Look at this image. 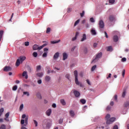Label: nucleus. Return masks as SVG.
Masks as SVG:
<instances>
[{"label":"nucleus","mask_w":129,"mask_h":129,"mask_svg":"<svg viewBox=\"0 0 129 129\" xmlns=\"http://www.w3.org/2000/svg\"><path fill=\"white\" fill-rule=\"evenodd\" d=\"M84 14H85L84 11H83L82 13H80V16L81 18H83V17H84Z\"/></svg>","instance_id":"a18cd8bd"},{"label":"nucleus","mask_w":129,"mask_h":129,"mask_svg":"<svg viewBox=\"0 0 129 129\" xmlns=\"http://www.w3.org/2000/svg\"><path fill=\"white\" fill-rule=\"evenodd\" d=\"M28 117H26L24 121L25 124L24 125V126H27V124H28Z\"/></svg>","instance_id":"393cba45"},{"label":"nucleus","mask_w":129,"mask_h":129,"mask_svg":"<svg viewBox=\"0 0 129 129\" xmlns=\"http://www.w3.org/2000/svg\"><path fill=\"white\" fill-rule=\"evenodd\" d=\"M9 116H10V112H7L5 114V118H4V119L5 120H6V121H10V119H9Z\"/></svg>","instance_id":"423d86ee"},{"label":"nucleus","mask_w":129,"mask_h":129,"mask_svg":"<svg viewBox=\"0 0 129 129\" xmlns=\"http://www.w3.org/2000/svg\"><path fill=\"white\" fill-rule=\"evenodd\" d=\"M39 46L37 44H34L33 47V49L34 51H36V50H38Z\"/></svg>","instance_id":"aec40b11"},{"label":"nucleus","mask_w":129,"mask_h":129,"mask_svg":"<svg viewBox=\"0 0 129 129\" xmlns=\"http://www.w3.org/2000/svg\"><path fill=\"white\" fill-rule=\"evenodd\" d=\"M0 129H6V125L5 124H2L0 126Z\"/></svg>","instance_id":"a19ab883"},{"label":"nucleus","mask_w":129,"mask_h":129,"mask_svg":"<svg viewBox=\"0 0 129 129\" xmlns=\"http://www.w3.org/2000/svg\"><path fill=\"white\" fill-rule=\"evenodd\" d=\"M4 71L5 72H9V71H12V68L9 66H6L4 68Z\"/></svg>","instance_id":"39448f33"},{"label":"nucleus","mask_w":129,"mask_h":129,"mask_svg":"<svg viewBox=\"0 0 129 129\" xmlns=\"http://www.w3.org/2000/svg\"><path fill=\"white\" fill-rule=\"evenodd\" d=\"M96 69V65H95L92 67L91 71H94Z\"/></svg>","instance_id":"79ce46f5"},{"label":"nucleus","mask_w":129,"mask_h":129,"mask_svg":"<svg viewBox=\"0 0 129 129\" xmlns=\"http://www.w3.org/2000/svg\"><path fill=\"white\" fill-rule=\"evenodd\" d=\"M126 94V89L124 88L123 89V93L122 94V97H125V94Z\"/></svg>","instance_id":"2eb2a0df"},{"label":"nucleus","mask_w":129,"mask_h":129,"mask_svg":"<svg viewBox=\"0 0 129 129\" xmlns=\"http://www.w3.org/2000/svg\"><path fill=\"white\" fill-rule=\"evenodd\" d=\"M107 51H112V47L111 46H108L107 47Z\"/></svg>","instance_id":"a878e982"},{"label":"nucleus","mask_w":129,"mask_h":129,"mask_svg":"<svg viewBox=\"0 0 129 129\" xmlns=\"http://www.w3.org/2000/svg\"><path fill=\"white\" fill-rule=\"evenodd\" d=\"M111 108V107H110V106H108L107 107H106V109L107 110H110V109Z\"/></svg>","instance_id":"bf43d9fd"},{"label":"nucleus","mask_w":129,"mask_h":129,"mask_svg":"<svg viewBox=\"0 0 129 129\" xmlns=\"http://www.w3.org/2000/svg\"><path fill=\"white\" fill-rule=\"evenodd\" d=\"M101 57H102V52H100L97 54L96 57L92 60V63L96 62V61H97L100 58H101Z\"/></svg>","instance_id":"f03ea898"},{"label":"nucleus","mask_w":129,"mask_h":129,"mask_svg":"<svg viewBox=\"0 0 129 129\" xmlns=\"http://www.w3.org/2000/svg\"><path fill=\"white\" fill-rule=\"evenodd\" d=\"M19 59L20 60L21 62H23V61H25V60L26 59V56H21L19 57Z\"/></svg>","instance_id":"f8f14e48"},{"label":"nucleus","mask_w":129,"mask_h":129,"mask_svg":"<svg viewBox=\"0 0 129 129\" xmlns=\"http://www.w3.org/2000/svg\"><path fill=\"white\" fill-rule=\"evenodd\" d=\"M74 94L76 97H79V96H80V92L78 91H74Z\"/></svg>","instance_id":"0eeeda50"},{"label":"nucleus","mask_w":129,"mask_h":129,"mask_svg":"<svg viewBox=\"0 0 129 129\" xmlns=\"http://www.w3.org/2000/svg\"><path fill=\"white\" fill-rule=\"evenodd\" d=\"M74 74L75 75V83L77 85H79L80 87H83V85L81 84L79 81H78V72L77 71H75L74 72Z\"/></svg>","instance_id":"f257e3e1"},{"label":"nucleus","mask_w":129,"mask_h":129,"mask_svg":"<svg viewBox=\"0 0 129 129\" xmlns=\"http://www.w3.org/2000/svg\"><path fill=\"white\" fill-rule=\"evenodd\" d=\"M77 39V37H74L73 38H72V41H75V40H76Z\"/></svg>","instance_id":"69168bd1"},{"label":"nucleus","mask_w":129,"mask_h":129,"mask_svg":"<svg viewBox=\"0 0 129 129\" xmlns=\"http://www.w3.org/2000/svg\"><path fill=\"white\" fill-rule=\"evenodd\" d=\"M22 118L24 119V118H26V117H27L26 116V114H24L22 115Z\"/></svg>","instance_id":"0e129e2a"},{"label":"nucleus","mask_w":129,"mask_h":129,"mask_svg":"<svg viewBox=\"0 0 129 129\" xmlns=\"http://www.w3.org/2000/svg\"><path fill=\"white\" fill-rule=\"evenodd\" d=\"M3 112H4V108L0 109V116H2V114H3Z\"/></svg>","instance_id":"ea45409f"},{"label":"nucleus","mask_w":129,"mask_h":129,"mask_svg":"<svg viewBox=\"0 0 129 129\" xmlns=\"http://www.w3.org/2000/svg\"><path fill=\"white\" fill-rule=\"evenodd\" d=\"M113 40L114 42H117L118 41V36L115 35L113 37Z\"/></svg>","instance_id":"a211bd4d"},{"label":"nucleus","mask_w":129,"mask_h":129,"mask_svg":"<svg viewBox=\"0 0 129 129\" xmlns=\"http://www.w3.org/2000/svg\"><path fill=\"white\" fill-rule=\"evenodd\" d=\"M45 80L46 82H49V81L51 80V77H50L49 76H46L45 77Z\"/></svg>","instance_id":"4468645a"},{"label":"nucleus","mask_w":129,"mask_h":129,"mask_svg":"<svg viewBox=\"0 0 129 129\" xmlns=\"http://www.w3.org/2000/svg\"><path fill=\"white\" fill-rule=\"evenodd\" d=\"M47 53H48V52H44V53L42 55V57H43V58H46V57H47Z\"/></svg>","instance_id":"4c0bfd02"},{"label":"nucleus","mask_w":129,"mask_h":129,"mask_svg":"<svg viewBox=\"0 0 129 129\" xmlns=\"http://www.w3.org/2000/svg\"><path fill=\"white\" fill-rule=\"evenodd\" d=\"M23 77H24L25 79H28V74L26 71H24L22 74Z\"/></svg>","instance_id":"9b49d317"},{"label":"nucleus","mask_w":129,"mask_h":129,"mask_svg":"<svg viewBox=\"0 0 129 129\" xmlns=\"http://www.w3.org/2000/svg\"><path fill=\"white\" fill-rule=\"evenodd\" d=\"M85 40H86V34H83L82 38L81 41V42H83V41H85Z\"/></svg>","instance_id":"6ab92c4d"},{"label":"nucleus","mask_w":129,"mask_h":129,"mask_svg":"<svg viewBox=\"0 0 129 129\" xmlns=\"http://www.w3.org/2000/svg\"><path fill=\"white\" fill-rule=\"evenodd\" d=\"M69 113L70 115H71L72 117H74V116L75 115V113L73 111V110H71L69 112Z\"/></svg>","instance_id":"ddd939ff"},{"label":"nucleus","mask_w":129,"mask_h":129,"mask_svg":"<svg viewBox=\"0 0 129 129\" xmlns=\"http://www.w3.org/2000/svg\"><path fill=\"white\" fill-rule=\"evenodd\" d=\"M125 61H126V58H125V57H123V58L121 59V61H122V62H125Z\"/></svg>","instance_id":"5fc2aeb1"},{"label":"nucleus","mask_w":129,"mask_h":129,"mask_svg":"<svg viewBox=\"0 0 129 129\" xmlns=\"http://www.w3.org/2000/svg\"><path fill=\"white\" fill-rule=\"evenodd\" d=\"M80 22V20L78 19V20H77L74 24V27H76V26H77V25L79 24Z\"/></svg>","instance_id":"7c9ffc66"},{"label":"nucleus","mask_w":129,"mask_h":129,"mask_svg":"<svg viewBox=\"0 0 129 129\" xmlns=\"http://www.w3.org/2000/svg\"><path fill=\"white\" fill-rule=\"evenodd\" d=\"M109 4H111V5H113L114 3H115V0H109Z\"/></svg>","instance_id":"72a5a7b5"},{"label":"nucleus","mask_w":129,"mask_h":129,"mask_svg":"<svg viewBox=\"0 0 129 129\" xmlns=\"http://www.w3.org/2000/svg\"><path fill=\"white\" fill-rule=\"evenodd\" d=\"M80 102L81 103H82V104H85V103H86V100H85L84 99H81Z\"/></svg>","instance_id":"cd10ccee"},{"label":"nucleus","mask_w":129,"mask_h":129,"mask_svg":"<svg viewBox=\"0 0 129 129\" xmlns=\"http://www.w3.org/2000/svg\"><path fill=\"white\" fill-rule=\"evenodd\" d=\"M59 42H61L60 40H54V41H51V44H57V43H59Z\"/></svg>","instance_id":"4be33fe9"},{"label":"nucleus","mask_w":129,"mask_h":129,"mask_svg":"<svg viewBox=\"0 0 129 129\" xmlns=\"http://www.w3.org/2000/svg\"><path fill=\"white\" fill-rule=\"evenodd\" d=\"M51 113H52V109H48L46 112V114L47 116H50Z\"/></svg>","instance_id":"6e6552de"},{"label":"nucleus","mask_w":129,"mask_h":129,"mask_svg":"<svg viewBox=\"0 0 129 129\" xmlns=\"http://www.w3.org/2000/svg\"><path fill=\"white\" fill-rule=\"evenodd\" d=\"M67 58H68V55H67V53H66V52H64L63 53V59H62V60H63V61H65V59H67Z\"/></svg>","instance_id":"dca6fc26"},{"label":"nucleus","mask_w":129,"mask_h":129,"mask_svg":"<svg viewBox=\"0 0 129 129\" xmlns=\"http://www.w3.org/2000/svg\"><path fill=\"white\" fill-rule=\"evenodd\" d=\"M124 107H128L129 106V102H126L124 104Z\"/></svg>","instance_id":"473e14b6"},{"label":"nucleus","mask_w":129,"mask_h":129,"mask_svg":"<svg viewBox=\"0 0 129 129\" xmlns=\"http://www.w3.org/2000/svg\"><path fill=\"white\" fill-rule=\"evenodd\" d=\"M66 78H67L68 80H70V75H69V74H67L66 75Z\"/></svg>","instance_id":"37998d69"},{"label":"nucleus","mask_w":129,"mask_h":129,"mask_svg":"<svg viewBox=\"0 0 129 129\" xmlns=\"http://www.w3.org/2000/svg\"><path fill=\"white\" fill-rule=\"evenodd\" d=\"M125 74V70H123L122 72V77H124V75Z\"/></svg>","instance_id":"49530a36"},{"label":"nucleus","mask_w":129,"mask_h":129,"mask_svg":"<svg viewBox=\"0 0 129 129\" xmlns=\"http://www.w3.org/2000/svg\"><path fill=\"white\" fill-rule=\"evenodd\" d=\"M58 122L60 124H61V123H63V119H59L58 120Z\"/></svg>","instance_id":"603ef678"},{"label":"nucleus","mask_w":129,"mask_h":129,"mask_svg":"<svg viewBox=\"0 0 129 129\" xmlns=\"http://www.w3.org/2000/svg\"><path fill=\"white\" fill-rule=\"evenodd\" d=\"M91 33L92 35H96V31H95V30L94 29H92L91 30Z\"/></svg>","instance_id":"b1692460"},{"label":"nucleus","mask_w":129,"mask_h":129,"mask_svg":"<svg viewBox=\"0 0 129 129\" xmlns=\"http://www.w3.org/2000/svg\"><path fill=\"white\" fill-rule=\"evenodd\" d=\"M84 51V53H85L86 54V53H87V48L85 47Z\"/></svg>","instance_id":"680f3d73"},{"label":"nucleus","mask_w":129,"mask_h":129,"mask_svg":"<svg viewBox=\"0 0 129 129\" xmlns=\"http://www.w3.org/2000/svg\"><path fill=\"white\" fill-rule=\"evenodd\" d=\"M60 103L62 105H66V102L65 101V100H64V99H61L60 100Z\"/></svg>","instance_id":"412c9836"},{"label":"nucleus","mask_w":129,"mask_h":129,"mask_svg":"<svg viewBox=\"0 0 129 129\" xmlns=\"http://www.w3.org/2000/svg\"><path fill=\"white\" fill-rule=\"evenodd\" d=\"M36 75L38 76V77H42V76H43V73H38L36 74Z\"/></svg>","instance_id":"c85d7f7f"},{"label":"nucleus","mask_w":129,"mask_h":129,"mask_svg":"<svg viewBox=\"0 0 129 129\" xmlns=\"http://www.w3.org/2000/svg\"><path fill=\"white\" fill-rule=\"evenodd\" d=\"M29 45H30V42H29L28 41L25 42V46H29Z\"/></svg>","instance_id":"6e6d98bb"},{"label":"nucleus","mask_w":129,"mask_h":129,"mask_svg":"<svg viewBox=\"0 0 129 129\" xmlns=\"http://www.w3.org/2000/svg\"><path fill=\"white\" fill-rule=\"evenodd\" d=\"M23 94L24 95H27V96H30V94L28 92H24Z\"/></svg>","instance_id":"e433bc0d"},{"label":"nucleus","mask_w":129,"mask_h":129,"mask_svg":"<svg viewBox=\"0 0 129 129\" xmlns=\"http://www.w3.org/2000/svg\"><path fill=\"white\" fill-rule=\"evenodd\" d=\"M45 70H46V71H48V70H51V69L50 68V67H46L45 68Z\"/></svg>","instance_id":"4d7b16f0"},{"label":"nucleus","mask_w":129,"mask_h":129,"mask_svg":"<svg viewBox=\"0 0 129 129\" xmlns=\"http://www.w3.org/2000/svg\"><path fill=\"white\" fill-rule=\"evenodd\" d=\"M45 46L46 44H44L40 46H38V50H41V49H43V48H44V47H45Z\"/></svg>","instance_id":"2f4dec72"},{"label":"nucleus","mask_w":129,"mask_h":129,"mask_svg":"<svg viewBox=\"0 0 129 129\" xmlns=\"http://www.w3.org/2000/svg\"><path fill=\"white\" fill-rule=\"evenodd\" d=\"M33 121L34 122V124H35V126H38V122H37L36 120H34Z\"/></svg>","instance_id":"864d4df0"},{"label":"nucleus","mask_w":129,"mask_h":129,"mask_svg":"<svg viewBox=\"0 0 129 129\" xmlns=\"http://www.w3.org/2000/svg\"><path fill=\"white\" fill-rule=\"evenodd\" d=\"M115 120V117H112L110 118L109 119L107 120L106 124H110L113 122Z\"/></svg>","instance_id":"7ed1b4c3"},{"label":"nucleus","mask_w":129,"mask_h":129,"mask_svg":"<svg viewBox=\"0 0 129 129\" xmlns=\"http://www.w3.org/2000/svg\"><path fill=\"white\" fill-rule=\"evenodd\" d=\"M3 35H4V31H0V42L2 41V38H3Z\"/></svg>","instance_id":"5701e85b"},{"label":"nucleus","mask_w":129,"mask_h":129,"mask_svg":"<svg viewBox=\"0 0 129 129\" xmlns=\"http://www.w3.org/2000/svg\"><path fill=\"white\" fill-rule=\"evenodd\" d=\"M100 29H103L104 28V23L103 21L100 20L98 23Z\"/></svg>","instance_id":"20e7f679"},{"label":"nucleus","mask_w":129,"mask_h":129,"mask_svg":"<svg viewBox=\"0 0 129 129\" xmlns=\"http://www.w3.org/2000/svg\"><path fill=\"white\" fill-rule=\"evenodd\" d=\"M106 119L107 120L109 119V118H110V115L109 114H107L106 115Z\"/></svg>","instance_id":"58836bf2"},{"label":"nucleus","mask_w":129,"mask_h":129,"mask_svg":"<svg viewBox=\"0 0 129 129\" xmlns=\"http://www.w3.org/2000/svg\"><path fill=\"white\" fill-rule=\"evenodd\" d=\"M20 64H21V60L18 58L16 61V66L17 67H19V66H20Z\"/></svg>","instance_id":"f3484780"},{"label":"nucleus","mask_w":129,"mask_h":129,"mask_svg":"<svg viewBox=\"0 0 129 129\" xmlns=\"http://www.w3.org/2000/svg\"><path fill=\"white\" fill-rule=\"evenodd\" d=\"M32 69L31 67H28V71L29 72V73H31L32 72Z\"/></svg>","instance_id":"09e8293b"},{"label":"nucleus","mask_w":129,"mask_h":129,"mask_svg":"<svg viewBox=\"0 0 129 129\" xmlns=\"http://www.w3.org/2000/svg\"><path fill=\"white\" fill-rule=\"evenodd\" d=\"M23 108H24V104H21L19 108V110H20V111H22V110H23Z\"/></svg>","instance_id":"c9c22d12"},{"label":"nucleus","mask_w":129,"mask_h":129,"mask_svg":"<svg viewBox=\"0 0 129 129\" xmlns=\"http://www.w3.org/2000/svg\"><path fill=\"white\" fill-rule=\"evenodd\" d=\"M115 20V17L113 15H110L109 16V20L110 22H113Z\"/></svg>","instance_id":"1a4fd4ad"},{"label":"nucleus","mask_w":129,"mask_h":129,"mask_svg":"<svg viewBox=\"0 0 129 129\" xmlns=\"http://www.w3.org/2000/svg\"><path fill=\"white\" fill-rule=\"evenodd\" d=\"M93 47H94V48H96L97 47V43H94L93 44Z\"/></svg>","instance_id":"774afa93"},{"label":"nucleus","mask_w":129,"mask_h":129,"mask_svg":"<svg viewBox=\"0 0 129 129\" xmlns=\"http://www.w3.org/2000/svg\"><path fill=\"white\" fill-rule=\"evenodd\" d=\"M90 22H91V23H94V22H95V20H94V18H91L90 19Z\"/></svg>","instance_id":"3c124183"},{"label":"nucleus","mask_w":129,"mask_h":129,"mask_svg":"<svg viewBox=\"0 0 129 129\" xmlns=\"http://www.w3.org/2000/svg\"><path fill=\"white\" fill-rule=\"evenodd\" d=\"M50 32H51V28L48 27L47 28L46 33L48 34V33H50Z\"/></svg>","instance_id":"8fccbe9b"},{"label":"nucleus","mask_w":129,"mask_h":129,"mask_svg":"<svg viewBox=\"0 0 129 129\" xmlns=\"http://www.w3.org/2000/svg\"><path fill=\"white\" fill-rule=\"evenodd\" d=\"M17 89H18V86L17 85H15V86H13V90L14 91H16V90H17Z\"/></svg>","instance_id":"f704fd0d"},{"label":"nucleus","mask_w":129,"mask_h":129,"mask_svg":"<svg viewBox=\"0 0 129 129\" xmlns=\"http://www.w3.org/2000/svg\"><path fill=\"white\" fill-rule=\"evenodd\" d=\"M59 55H60L59 52H56L53 56V59L54 60L55 59H58V58H59Z\"/></svg>","instance_id":"9d476101"},{"label":"nucleus","mask_w":129,"mask_h":129,"mask_svg":"<svg viewBox=\"0 0 129 129\" xmlns=\"http://www.w3.org/2000/svg\"><path fill=\"white\" fill-rule=\"evenodd\" d=\"M36 96L39 99H42V96H41V94L40 93H37V94H36Z\"/></svg>","instance_id":"bb28decb"},{"label":"nucleus","mask_w":129,"mask_h":129,"mask_svg":"<svg viewBox=\"0 0 129 129\" xmlns=\"http://www.w3.org/2000/svg\"><path fill=\"white\" fill-rule=\"evenodd\" d=\"M114 99L115 101H116V102H117V95H115L114 96Z\"/></svg>","instance_id":"c03bdc74"},{"label":"nucleus","mask_w":129,"mask_h":129,"mask_svg":"<svg viewBox=\"0 0 129 129\" xmlns=\"http://www.w3.org/2000/svg\"><path fill=\"white\" fill-rule=\"evenodd\" d=\"M21 124H24V123H25V120H24V119H21Z\"/></svg>","instance_id":"052dcab7"},{"label":"nucleus","mask_w":129,"mask_h":129,"mask_svg":"<svg viewBox=\"0 0 129 129\" xmlns=\"http://www.w3.org/2000/svg\"><path fill=\"white\" fill-rule=\"evenodd\" d=\"M38 84H42V80H39L38 81Z\"/></svg>","instance_id":"338daca9"},{"label":"nucleus","mask_w":129,"mask_h":129,"mask_svg":"<svg viewBox=\"0 0 129 129\" xmlns=\"http://www.w3.org/2000/svg\"><path fill=\"white\" fill-rule=\"evenodd\" d=\"M113 129H118V126H117V125H115L113 126Z\"/></svg>","instance_id":"13d9d810"},{"label":"nucleus","mask_w":129,"mask_h":129,"mask_svg":"<svg viewBox=\"0 0 129 129\" xmlns=\"http://www.w3.org/2000/svg\"><path fill=\"white\" fill-rule=\"evenodd\" d=\"M76 48V46H74V47L71 49L72 52H73V51H74V50H75Z\"/></svg>","instance_id":"e2e57ef3"},{"label":"nucleus","mask_w":129,"mask_h":129,"mask_svg":"<svg viewBox=\"0 0 129 129\" xmlns=\"http://www.w3.org/2000/svg\"><path fill=\"white\" fill-rule=\"evenodd\" d=\"M32 55L33 57H34L35 58H37V57L38 56V53H37L36 52H34Z\"/></svg>","instance_id":"c756f323"},{"label":"nucleus","mask_w":129,"mask_h":129,"mask_svg":"<svg viewBox=\"0 0 129 129\" xmlns=\"http://www.w3.org/2000/svg\"><path fill=\"white\" fill-rule=\"evenodd\" d=\"M41 69V66H37L36 67V71H39Z\"/></svg>","instance_id":"de8ad7c7"}]
</instances>
